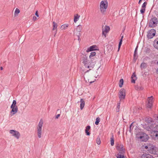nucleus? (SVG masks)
Listing matches in <instances>:
<instances>
[{"label": "nucleus", "mask_w": 158, "mask_h": 158, "mask_svg": "<svg viewBox=\"0 0 158 158\" xmlns=\"http://www.w3.org/2000/svg\"><path fill=\"white\" fill-rule=\"evenodd\" d=\"M116 148L117 150L119 151V152L116 156L117 158H121L123 157L125 151V149L124 148L123 145L121 143H117L116 146Z\"/></svg>", "instance_id": "nucleus-1"}, {"label": "nucleus", "mask_w": 158, "mask_h": 158, "mask_svg": "<svg viewBox=\"0 0 158 158\" xmlns=\"http://www.w3.org/2000/svg\"><path fill=\"white\" fill-rule=\"evenodd\" d=\"M108 6V2L106 0L102 1L100 3V9L102 13L103 14L106 11Z\"/></svg>", "instance_id": "nucleus-2"}, {"label": "nucleus", "mask_w": 158, "mask_h": 158, "mask_svg": "<svg viewBox=\"0 0 158 158\" xmlns=\"http://www.w3.org/2000/svg\"><path fill=\"white\" fill-rule=\"evenodd\" d=\"M43 124V120L41 119L39 122L37 128V131L38 137L39 138H40L41 137L42 133V128Z\"/></svg>", "instance_id": "nucleus-3"}, {"label": "nucleus", "mask_w": 158, "mask_h": 158, "mask_svg": "<svg viewBox=\"0 0 158 158\" xmlns=\"http://www.w3.org/2000/svg\"><path fill=\"white\" fill-rule=\"evenodd\" d=\"M82 58V63L84 64L85 67L89 68L91 67V63L88 60L87 57L86 56H84Z\"/></svg>", "instance_id": "nucleus-4"}, {"label": "nucleus", "mask_w": 158, "mask_h": 158, "mask_svg": "<svg viewBox=\"0 0 158 158\" xmlns=\"http://www.w3.org/2000/svg\"><path fill=\"white\" fill-rule=\"evenodd\" d=\"M158 23L157 18L155 17L151 19L149 23V27L153 28L156 26Z\"/></svg>", "instance_id": "nucleus-5"}, {"label": "nucleus", "mask_w": 158, "mask_h": 158, "mask_svg": "<svg viewBox=\"0 0 158 158\" xmlns=\"http://www.w3.org/2000/svg\"><path fill=\"white\" fill-rule=\"evenodd\" d=\"M156 31L154 29H152L148 32L147 37L149 39H152L155 35Z\"/></svg>", "instance_id": "nucleus-6"}, {"label": "nucleus", "mask_w": 158, "mask_h": 158, "mask_svg": "<svg viewBox=\"0 0 158 158\" xmlns=\"http://www.w3.org/2000/svg\"><path fill=\"white\" fill-rule=\"evenodd\" d=\"M150 146L149 149L148 150L149 153L154 154H157V148L153 145H151Z\"/></svg>", "instance_id": "nucleus-7"}, {"label": "nucleus", "mask_w": 158, "mask_h": 158, "mask_svg": "<svg viewBox=\"0 0 158 158\" xmlns=\"http://www.w3.org/2000/svg\"><path fill=\"white\" fill-rule=\"evenodd\" d=\"M125 92L126 90L124 89H121L120 90L118 95L120 100L124 99L126 95Z\"/></svg>", "instance_id": "nucleus-8"}, {"label": "nucleus", "mask_w": 158, "mask_h": 158, "mask_svg": "<svg viewBox=\"0 0 158 158\" xmlns=\"http://www.w3.org/2000/svg\"><path fill=\"white\" fill-rule=\"evenodd\" d=\"M10 133L12 135L16 138L17 139H19L20 136V134L19 132L17 131L12 130L10 131Z\"/></svg>", "instance_id": "nucleus-9"}, {"label": "nucleus", "mask_w": 158, "mask_h": 158, "mask_svg": "<svg viewBox=\"0 0 158 158\" xmlns=\"http://www.w3.org/2000/svg\"><path fill=\"white\" fill-rule=\"evenodd\" d=\"M153 135L156 138L158 139V125H156L152 129Z\"/></svg>", "instance_id": "nucleus-10"}, {"label": "nucleus", "mask_w": 158, "mask_h": 158, "mask_svg": "<svg viewBox=\"0 0 158 158\" xmlns=\"http://www.w3.org/2000/svg\"><path fill=\"white\" fill-rule=\"evenodd\" d=\"M10 108L12 109L10 112V114L12 116L14 114L17 113L18 111V107H11Z\"/></svg>", "instance_id": "nucleus-11"}, {"label": "nucleus", "mask_w": 158, "mask_h": 158, "mask_svg": "<svg viewBox=\"0 0 158 158\" xmlns=\"http://www.w3.org/2000/svg\"><path fill=\"white\" fill-rule=\"evenodd\" d=\"M97 46L95 45H93L87 48L86 50V52H89L94 50H97Z\"/></svg>", "instance_id": "nucleus-12"}, {"label": "nucleus", "mask_w": 158, "mask_h": 158, "mask_svg": "<svg viewBox=\"0 0 158 158\" xmlns=\"http://www.w3.org/2000/svg\"><path fill=\"white\" fill-rule=\"evenodd\" d=\"M82 29V26L80 25H78L77 28L76 30L77 31H78L79 33H78V35H77V36L78 38V40H79L80 39V32L81 31V30Z\"/></svg>", "instance_id": "nucleus-13"}, {"label": "nucleus", "mask_w": 158, "mask_h": 158, "mask_svg": "<svg viewBox=\"0 0 158 158\" xmlns=\"http://www.w3.org/2000/svg\"><path fill=\"white\" fill-rule=\"evenodd\" d=\"M143 136H140L139 138L140 139H141L143 141L146 142L148 140V136L146 135L145 134H144L143 135Z\"/></svg>", "instance_id": "nucleus-14"}, {"label": "nucleus", "mask_w": 158, "mask_h": 158, "mask_svg": "<svg viewBox=\"0 0 158 158\" xmlns=\"http://www.w3.org/2000/svg\"><path fill=\"white\" fill-rule=\"evenodd\" d=\"M53 28L52 30H55V32H54V36H55V35L56 34V33L57 25V24L54 22H53Z\"/></svg>", "instance_id": "nucleus-15"}, {"label": "nucleus", "mask_w": 158, "mask_h": 158, "mask_svg": "<svg viewBox=\"0 0 158 158\" xmlns=\"http://www.w3.org/2000/svg\"><path fill=\"white\" fill-rule=\"evenodd\" d=\"M131 82L132 83H135V81L137 79V78L136 76L135 73H133L131 77Z\"/></svg>", "instance_id": "nucleus-16"}, {"label": "nucleus", "mask_w": 158, "mask_h": 158, "mask_svg": "<svg viewBox=\"0 0 158 158\" xmlns=\"http://www.w3.org/2000/svg\"><path fill=\"white\" fill-rule=\"evenodd\" d=\"M145 120V122L148 123H151L154 122L153 119L150 117L146 118Z\"/></svg>", "instance_id": "nucleus-17"}, {"label": "nucleus", "mask_w": 158, "mask_h": 158, "mask_svg": "<svg viewBox=\"0 0 158 158\" xmlns=\"http://www.w3.org/2000/svg\"><path fill=\"white\" fill-rule=\"evenodd\" d=\"M142 158H154L151 155L149 154H143L141 156Z\"/></svg>", "instance_id": "nucleus-18"}, {"label": "nucleus", "mask_w": 158, "mask_h": 158, "mask_svg": "<svg viewBox=\"0 0 158 158\" xmlns=\"http://www.w3.org/2000/svg\"><path fill=\"white\" fill-rule=\"evenodd\" d=\"M80 108L81 110H82L85 106V102L83 99L81 98L80 100Z\"/></svg>", "instance_id": "nucleus-19"}, {"label": "nucleus", "mask_w": 158, "mask_h": 158, "mask_svg": "<svg viewBox=\"0 0 158 158\" xmlns=\"http://www.w3.org/2000/svg\"><path fill=\"white\" fill-rule=\"evenodd\" d=\"M154 47L158 49V38L155 39L154 42Z\"/></svg>", "instance_id": "nucleus-20"}, {"label": "nucleus", "mask_w": 158, "mask_h": 158, "mask_svg": "<svg viewBox=\"0 0 158 158\" xmlns=\"http://www.w3.org/2000/svg\"><path fill=\"white\" fill-rule=\"evenodd\" d=\"M80 17V16L78 14H77L76 15L74 16V21L75 23H76L78 21Z\"/></svg>", "instance_id": "nucleus-21"}, {"label": "nucleus", "mask_w": 158, "mask_h": 158, "mask_svg": "<svg viewBox=\"0 0 158 158\" xmlns=\"http://www.w3.org/2000/svg\"><path fill=\"white\" fill-rule=\"evenodd\" d=\"M16 101L15 100H14L13 101L12 104L11 105L10 107H18L16 105Z\"/></svg>", "instance_id": "nucleus-22"}, {"label": "nucleus", "mask_w": 158, "mask_h": 158, "mask_svg": "<svg viewBox=\"0 0 158 158\" xmlns=\"http://www.w3.org/2000/svg\"><path fill=\"white\" fill-rule=\"evenodd\" d=\"M147 67V64L145 63H143L140 65V67L141 69H145Z\"/></svg>", "instance_id": "nucleus-23"}, {"label": "nucleus", "mask_w": 158, "mask_h": 158, "mask_svg": "<svg viewBox=\"0 0 158 158\" xmlns=\"http://www.w3.org/2000/svg\"><path fill=\"white\" fill-rule=\"evenodd\" d=\"M68 27V24H64L62 25L60 27V28L61 30H64L66 29Z\"/></svg>", "instance_id": "nucleus-24"}, {"label": "nucleus", "mask_w": 158, "mask_h": 158, "mask_svg": "<svg viewBox=\"0 0 158 158\" xmlns=\"http://www.w3.org/2000/svg\"><path fill=\"white\" fill-rule=\"evenodd\" d=\"M20 12V10L19 9L17 8H16L15 9V10L14 13V15L15 16H17L18 15V14Z\"/></svg>", "instance_id": "nucleus-25"}, {"label": "nucleus", "mask_w": 158, "mask_h": 158, "mask_svg": "<svg viewBox=\"0 0 158 158\" xmlns=\"http://www.w3.org/2000/svg\"><path fill=\"white\" fill-rule=\"evenodd\" d=\"M123 83V80L122 79H121L119 81V87H122Z\"/></svg>", "instance_id": "nucleus-26"}, {"label": "nucleus", "mask_w": 158, "mask_h": 158, "mask_svg": "<svg viewBox=\"0 0 158 158\" xmlns=\"http://www.w3.org/2000/svg\"><path fill=\"white\" fill-rule=\"evenodd\" d=\"M110 30V27L109 26H105V29L104 31H105V32L107 33Z\"/></svg>", "instance_id": "nucleus-27"}, {"label": "nucleus", "mask_w": 158, "mask_h": 158, "mask_svg": "<svg viewBox=\"0 0 158 158\" xmlns=\"http://www.w3.org/2000/svg\"><path fill=\"white\" fill-rule=\"evenodd\" d=\"M96 53L95 52H92L91 53L90 55L89 56V58L90 59H92V57H93L95 55Z\"/></svg>", "instance_id": "nucleus-28"}, {"label": "nucleus", "mask_w": 158, "mask_h": 158, "mask_svg": "<svg viewBox=\"0 0 158 158\" xmlns=\"http://www.w3.org/2000/svg\"><path fill=\"white\" fill-rule=\"evenodd\" d=\"M120 104V102L118 103L117 104V107L116 110L117 112H118L119 111Z\"/></svg>", "instance_id": "nucleus-29"}, {"label": "nucleus", "mask_w": 158, "mask_h": 158, "mask_svg": "<svg viewBox=\"0 0 158 158\" xmlns=\"http://www.w3.org/2000/svg\"><path fill=\"white\" fill-rule=\"evenodd\" d=\"M100 121V118L99 117H97L96 119V121L95 122V124L98 125L99 122Z\"/></svg>", "instance_id": "nucleus-30"}, {"label": "nucleus", "mask_w": 158, "mask_h": 158, "mask_svg": "<svg viewBox=\"0 0 158 158\" xmlns=\"http://www.w3.org/2000/svg\"><path fill=\"white\" fill-rule=\"evenodd\" d=\"M114 138L112 137L111 138H110V143H111V146H113L114 145Z\"/></svg>", "instance_id": "nucleus-31"}, {"label": "nucleus", "mask_w": 158, "mask_h": 158, "mask_svg": "<svg viewBox=\"0 0 158 158\" xmlns=\"http://www.w3.org/2000/svg\"><path fill=\"white\" fill-rule=\"evenodd\" d=\"M138 47V46H137L135 49L134 52V57H135L136 56V55H137V51Z\"/></svg>", "instance_id": "nucleus-32"}, {"label": "nucleus", "mask_w": 158, "mask_h": 158, "mask_svg": "<svg viewBox=\"0 0 158 158\" xmlns=\"http://www.w3.org/2000/svg\"><path fill=\"white\" fill-rule=\"evenodd\" d=\"M152 99L153 97L152 96L148 98V102L152 103Z\"/></svg>", "instance_id": "nucleus-33"}, {"label": "nucleus", "mask_w": 158, "mask_h": 158, "mask_svg": "<svg viewBox=\"0 0 158 158\" xmlns=\"http://www.w3.org/2000/svg\"><path fill=\"white\" fill-rule=\"evenodd\" d=\"M97 143L98 144H100L101 143L100 139L99 137H98L96 140Z\"/></svg>", "instance_id": "nucleus-34"}, {"label": "nucleus", "mask_w": 158, "mask_h": 158, "mask_svg": "<svg viewBox=\"0 0 158 158\" xmlns=\"http://www.w3.org/2000/svg\"><path fill=\"white\" fill-rule=\"evenodd\" d=\"M122 41H122V40H120V41L119 42V44H118V51H119L120 47H121V46L122 44Z\"/></svg>", "instance_id": "nucleus-35"}, {"label": "nucleus", "mask_w": 158, "mask_h": 158, "mask_svg": "<svg viewBox=\"0 0 158 158\" xmlns=\"http://www.w3.org/2000/svg\"><path fill=\"white\" fill-rule=\"evenodd\" d=\"M152 106V102H148V103L147 104V107L149 108H151Z\"/></svg>", "instance_id": "nucleus-36"}, {"label": "nucleus", "mask_w": 158, "mask_h": 158, "mask_svg": "<svg viewBox=\"0 0 158 158\" xmlns=\"http://www.w3.org/2000/svg\"><path fill=\"white\" fill-rule=\"evenodd\" d=\"M147 5V2H144L142 6V8H144L145 9L146 6Z\"/></svg>", "instance_id": "nucleus-37"}, {"label": "nucleus", "mask_w": 158, "mask_h": 158, "mask_svg": "<svg viewBox=\"0 0 158 158\" xmlns=\"http://www.w3.org/2000/svg\"><path fill=\"white\" fill-rule=\"evenodd\" d=\"M145 9L141 8L140 10V11L141 13L142 14L144 13L145 12Z\"/></svg>", "instance_id": "nucleus-38"}, {"label": "nucleus", "mask_w": 158, "mask_h": 158, "mask_svg": "<svg viewBox=\"0 0 158 158\" xmlns=\"http://www.w3.org/2000/svg\"><path fill=\"white\" fill-rule=\"evenodd\" d=\"M133 123H131V124L130 125L129 128H130V131L131 132V131L132 130L133 128V126L132 127V124Z\"/></svg>", "instance_id": "nucleus-39"}, {"label": "nucleus", "mask_w": 158, "mask_h": 158, "mask_svg": "<svg viewBox=\"0 0 158 158\" xmlns=\"http://www.w3.org/2000/svg\"><path fill=\"white\" fill-rule=\"evenodd\" d=\"M90 128V127L89 126H88L86 127L85 130L89 131Z\"/></svg>", "instance_id": "nucleus-40"}, {"label": "nucleus", "mask_w": 158, "mask_h": 158, "mask_svg": "<svg viewBox=\"0 0 158 158\" xmlns=\"http://www.w3.org/2000/svg\"><path fill=\"white\" fill-rule=\"evenodd\" d=\"M85 132L87 135H90V133L88 131H87L85 130Z\"/></svg>", "instance_id": "nucleus-41"}, {"label": "nucleus", "mask_w": 158, "mask_h": 158, "mask_svg": "<svg viewBox=\"0 0 158 158\" xmlns=\"http://www.w3.org/2000/svg\"><path fill=\"white\" fill-rule=\"evenodd\" d=\"M150 145H148V146H145V149H148H148H149V147H150Z\"/></svg>", "instance_id": "nucleus-42"}, {"label": "nucleus", "mask_w": 158, "mask_h": 158, "mask_svg": "<svg viewBox=\"0 0 158 158\" xmlns=\"http://www.w3.org/2000/svg\"><path fill=\"white\" fill-rule=\"evenodd\" d=\"M155 120L156 122L158 123V115L157 116L156 118L155 119Z\"/></svg>", "instance_id": "nucleus-43"}, {"label": "nucleus", "mask_w": 158, "mask_h": 158, "mask_svg": "<svg viewBox=\"0 0 158 158\" xmlns=\"http://www.w3.org/2000/svg\"><path fill=\"white\" fill-rule=\"evenodd\" d=\"M60 114H57L56 116V117H55V118H58L60 116Z\"/></svg>", "instance_id": "nucleus-44"}, {"label": "nucleus", "mask_w": 158, "mask_h": 158, "mask_svg": "<svg viewBox=\"0 0 158 158\" xmlns=\"http://www.w3.org/2000/svg\"><path fill=\"white\" fill-rule=\"evenodd\" d=\"M35 15L37 17H38L39 16V15H38V11H36V13H35Z\"/></svg>", "instance_id": "nucleus-45"}, {"label": "nucleus", "mask_w": 158, "mask_h": 158, "mask_svg": "<svg viewBox=\"0 0 158 158\" xmlns=\"http://www.w3.org/2000/svg\"><path fill=\"white\" fill-rule=\"evenodd\" d=\"M33 19H34V20H37V18L36 17H35V16H33Z\"/></svg>", "instance_id": "nucleus-46"}, {"label": "nucleus", "mask_w": 158, "mask_h": 158, "mask_svg": "<svg viewBox=\"0 0 158 158\" xmlns=\"http://www.w3.org/2000/svg\"><path fill=\"white\" fill-rule=\"evenodd\" d=\"M139 89L140 90H142L143 89V88L142 87H140Z\"/></svg>", "instance_id": "nucleus-47"}, {"label": "nucleus", "mask_w": 158, "mask_h": 158, "mask_svg": "<svg viewBox=\"0 0 158 158\" xmlns=\"http://www.w3.org/2000/svg\"><path fill=\"white\" fill-rule=\"evenodd\" d=\"M105 31L103 30L102 31V35H104L106 36V34L104 33Z\"/></svg>", "instance_id": "nucleus-48"}, {"label": "nucleus", "mask_w": 158, "mask_h": 158, "mask_svg": "<svg viewBox=\"0 0 158 158\" xmlns=\"http://www.w3.org/2000/svg\"><path fill=\"white\" fill-rule=\"evenodd\" d=\"M123 35H122V36H121V38L120 39V40H122V41H123Z\"/></svg>", "instance_id": "nucleus-49"}, {"label": "nucleus", "mask_w": 158, "mask_h": 158, "mask_svg": "<svg viewBox=\"0 0 158 158\" xmlns=\"http://www.w3.org/2000/svg\"><path fill=\"white\" fill-rule=\"evenodd\" d=\"M3 69V68L2 67H0V70H2Z\"/></svg>", "instance_id": "nucleus-50"}, {"label": "nucleus", "mask_w": 158, "mask_h": 158, "mask_svg": "<svg viewBox=\"0 0 158 158\" xmlns=\"http://www.w3.org/2000/svg\"><path fill=\"white\" fill-rule=\"evenodd\" d=\"M142 0H139V4H140V3L141 2V1Z\"/></svg>", "instance_id": "nucleus-51"}, {"label": "nucleus", "mask_w": 158, "mask_h": 158, "mask_svg": "<svg viewBox=\"0 0 158 158\" xmlns=\"http://www.w3.org/2000/svg\"><path fill=\"white\" fill-rule=\"evenodd\" d=\"M127 158V157H125L124 155H123V157H122V158Z\"/></svg>", "instance_id": "nucleus-52"}, {"label": "nucleus", "mask_w": 158, "mask_h": 158, "mask_svg": "<svg viewBox=\"0 0 158 158\" xmlns=\"http://www.w3.org/2000/svg\"><path fill=\"white\" fill-rule=\"evenodd\" d=\"M94 82V81H90V84H91L92 83H93V82Z\"/></svg>", "instance_id": "nucleus-53"}, {"label": "nucleus", "mask_w": 158, "mask_h": 158, "mask_svg": "<svg viewBox=\"0 0 158 158\" xmlns=\"http://www.w3.org/2000/svg\"><path fill=\"white\" fill-rule=\"evenodd\" d=\"M157 64H158V61L157 62Z\"/></svg>", "instance_id": "nucleus-54"}, {"label": "nucleus", "mask_w": 158, "mask_h": 158, "mask_svg": "<svg viewBox=\"0 0 158 158\" xmlns=\"http://www.w3.org/2000/svg\"><path fill=\"white\" fill-rule=\"evenodd\" d=\"M122 35V34H121V36Z\"/></svg>", "instance_id": "nucleus-55"}]
</instances>
